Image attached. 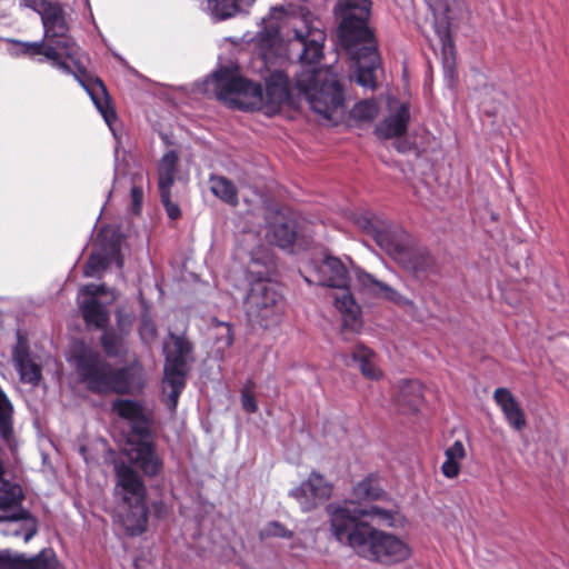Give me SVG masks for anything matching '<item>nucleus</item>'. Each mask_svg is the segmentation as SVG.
<instances>
[{"label": "nucleus", "mask_w": 569, "mask_h": 569, "mask_svg": "<svg viewBox=\"0 0 569 569\" xmlns=\"http://www.w3.org/2000/svg\"><path fill=\"white\" fill-rule=\"evenodd\" d=\"M286 37L289 56L297 58L300 64L292 90L305 98L316 113L331 119L343 104V89L332 67H319L327 38L320 21L309 13L292 18Z\"/></svg>", "instance_id": "1"}, {"label": "nucleus", "mask_w": 569, "mask_h": 569, "mask_svg": "<svg viewBox=\"0 0 569 569\" xmlns=\"http://www.w3.org/2000/svg\"><path fill=\"white\" fill-rule=\"evenodd\" d=\"M210 83L217 99L230 108L264 109L270 113L278 111L283 104H295L288 74L280 70L267 78L264 94L261 84L242 77L238 68H220L212 74Z\"/></svg>", "instance_id": "2"}, {"label": "nucleus", "mask_w": 569, "mask_h": 569, "mask_svg": "<svg viewBox=\"0 0 569 569\" xmlns=\"http://www.w3.org/2000/svg\"><path fill=\"white\" fill-rule=\"evenodd\" d=\"M70 361L79 381L92 393L123 396L143 387V366L138 359L114 368L100 351L84 341H78L72 348Z\"/></svg>", "instance_id": "3"}, {"label": "nucleus", "mask_w": 569, "mask_h": 569, "mask_svg": "<svg viewBox=\"0 0 569 569\" xmlns=\"http://www.w3.org/2000/svg\"><path fill=\"white\" fill-rule=\"evenodd\" d=\"M273 269V258L267 250H262L261 257H252L248 267V274L256 279L250 281L243 307L247 319L253 327L273 328L281 322L284 315V298L278 286L268 278Z\"/></svg>", "instance_id": "4"}, {"label": "nucleus", "mask_w": 569, "mask_h": 569, "mask_svg": "<svg viewBox=\"0 0 569 569\" xmlns=\"http://www.w3.org/2000/svg\"><path fill=\"white\" fill-rule=\"evenodd\" d=\"M117 518L127 535L139 536L148 527L147 488L144 472L157 473L161 465H114Z\"/></svg>", "instance_id": "5"}, {"label": "nucleus", "mask_w": 569, "mask_h": 569, "mask_svg": "<svg viewBox=\"0 0 569 569\" xmlns=\"http://www.w3.org/2000/svg\"><path fill=\"white\" fill-rule=\"evenodd\" d=\"M350 548L361 559L386 567L403 563L413 555L407 539L371 525H361L353 531Z\"/></svg>", "instance_id": "6"}, {"label": "nucleus", "mask_w": 569, "mask_h": 569, "mask_svg": "<svg viewBox=\"0 0 569 569\" xmlns=\"http://www.w3.org/2000/svg\"><path fill=\"white\" fill-rule=\"evenodd\" d=\"M23 500L22 487L0 465V535L28 542L38 531V520L21 507Z\"/></svg>", "instance_id": "7"}, {"label": "nucleus", "mask_w": 569, "mask_h": 569, "mask_svg": "<svg viewBox=\"0 0 569 569\" xmlns=\"http://www.w3.org/2000/svg\"><path fill=\"white\" fill-rule=\"evenodd\" d=\"M47 59L51 61L53 67L62 72L73 74L77 81L88 92L107 124L111 128L112 123L117 120V112L102 80L99 78H92L87 72L86 68L79 60H77V53L74 54L73 60H70L64 56L60 48L52 46L49 47V50L47 51Z\"/></svg>", "instance_id": "8"}, {"label": "nucleus", "mask_w": 569, "mask_h": 569, "mask_svg": "<svg viewBox=\"0 0 569 569\" xmlns=\"http://www.w3.org/2000/svg\"><path fill=\"white\" fill-rule=\"evenodd\" d=\"M111 409L130 423L131 435L137 441H130V462H156L154 446L151 441V413L146 412L141 403L130 399H118Z\"/></svg>", "instance_id": "9"}, {"label": "nucleus", "mask_w": 569, "mask_h": 569, "mask_svg": "<svg viewBox=\"0 0 569 569\" xmlns=\"http://www.w3.org/2000/svg\"><path fill=\"white\" fill-rule=\"evenodd\" d=\"M331 531L337 540L347 541L350 547V537L353 531L361 525H369L368 522L358 521L362 517L377 518V520L390 528H401L405 525V518L396 510H386L377 506H371L368 509L351 510L347 506L337 507L331 510Z\"/></svg>", "instance_id": "10"}, {"label": "nucleus", "mask_w": 569, "mask_h": 569, "mask_svg": "<svg viewBox=\"0 0 569 569\" xmlns=\"http://www.w3.org/2000/svg\"><path fill=\"white\" fill-rule=\"evenodd\" d=\"M172 341L171 347L166 348L164 379L163 382L170 388L166 403L171 411H174L179 397L186 387L188 373V360L193 350L192 343L183 336L173 332L169 333Z\"/></svg>", "instance_id": "11"}, {"label": "nucleus", "mask_w": 569, "mask_h": 569, "mask_svg": "<svg viewBox=\"0 0 569 569\" xmlns=\"http://www.w3.org/2000/svg\"><path fill=\"white\" fill-rule=\"evenodd\" d=\"M43 26V39L54 47L60 48L64 56L73 60L78 47L70 36V28L66 19V12L59 3L49 8L41 18Z\"/></svg>", "instance_id": "12"}, {"label": "nucleus", "mask_w": 569, "mask_h": 569, "mask_svg": "<svg viewBox=\"0 0 569 569\" xmlns=\"http://www.w3.org/2000/svg\"><path fill=\"white\" fill-rule=\"evenodd\" d=\"M408 236L399 231V237L387 253L417 278L426 276L435 267L433 257L425 249H412L407 242Z\"/></svg>", "instance_id": "13"}, {"label": "nucleus", "mask_w": 569, "mask_h": 569, "mask_svg": "<svg viewBox=\"0 0 569 569\" xmlns=\"http://www.w3.org/2000/svg\"><path fill=\"white\" fill-rule=\"evenodd\" d=\"M338 37L341 46L351 54L363 46H378L372 29H370L367 19H345L340 18Z\"/></svg>", "instance_id": "14"}, {"label": "nucleus", "mask_w": 569, "mask_h": 569, "mask_svg": "<svg viewBox=\"0 0 569 569\" xmlns=\"http://www.w3.org/2000/svg\"><path fill=\"white\" fill-rule=\"evenodd\" d=\"M332 485L318 472H311L309 478L291 491L303 511H310L319 503L330 498Z\"/></svg>", "instance_id": "15"}, {"label": "nucleus", "mask_w": 569, "mask_h": 569, "mask_svg": "<svg viewBox=\"0 0 569 569\" xmlns=\"http://www.w3.org/2000/svg\"><path fill=\"white\" fill-rule=\"evenodd\" d=\"M352 270L359 291L372 295L375 297H383L385 299L400 307L413 305L410 299L403 297L389 284L376 279L371 273H368L362 268L353 267Z\"/></svg>", "instance_id": "16"}, {"label": "nucleus", "mask_w": 569, "mask_h": 569, "mask_svg": "<svg viewBox=\"0 0 569 569\" xmlns=\"http://www.w3.org/2000/svg\"><path fill=\"white\" fill-rule=\"evenodd\" d=\"M357 62V82L365 88L376 89V71L381 67V57L378 46H363L351 56Z\"/></svg>", "instance_id": "17"}, {"label": "nucleus", "mask_w": 569, "mask_h": 569, "mask_svg": "<svg viewBox=\"0 0 569 569\" xmlns=\"http://www.w3.org/2000/svg\"><path fill=\"white\" fill-rule=\"evenodd\" d=\"M313 272L320 286L338 289L350 282L347 267L337 257L326 256L319 263H313Z\"/></svg>", "instance_id": "18"}, {"label": "nucleus", "mask_w": 569, "mask_h": 569, "mask_svg": "<svg viewBox=\"0 0 569 569\" xmlns=\"http://www.w3.org/2000/svg\"><path fill=\"white\" fill-rule=\"evenodd\" d=\"M12 360L24 383L37 386L41 380V367L38 365L29 350L28 340L20 333L17 336V343L12 351Z\"/></svg>", "instance_id": "19"}, {"label": "nucleus", "mask_w": 569, "mask_h": 569, "mask_svg": "<svg viewBox=\"0 0 569 569\" xmlns=\"http://www.w3.org/2000/svg\"><path fill=\"white\" fill-rule=\"evenodd\" d=\"M356 223L366 233L371 236L386 252L399 237V231H391L390 226L386 221L369 213L357 217Z\"/></svg>", "instance_id": "20"}, {"label": "nucleus", "mask_w": 569, "mask_h": 569, "mask_svg": "<svg viewBox=\"0 0 569 569\" xmlns=\"http://www.w3.org/2000/svg\"><path fill=\"white\" fill-rule=\"evenodd\" d=\"M333 295V305L343 318V327L357 330L361 326V308L350 291L349 283L338 288Z\"/></svg>", "instance_id": "21"}, {"label": "nucleus", "mask_w": 569, "mask_h": 569, "mask_svg": "<svg viewBox=\"0 0 569 569\" xmlns=\"http://www.w3.org/2000/svg\"><path fill=\"white\" fill-rule=\"evenodd\" d=\"M455 4L456 0H432L430 4L435 17V31L443 49L452 44L450 27Z\"/></svg>", "instance_id": "22"}, {"label": "nucleus", "mask_w": 569, "mask_h": 569, "mask_svg": "<svg viewBox=\"0 0 569 569\" xmlns=\"http://www.w3.org/2000/svg\"><path fill=\"white\" fill-rule=\"evenodd\" d=\"M493 399L503 412L509 426L517 431H521L527 421L523 410L511 391L507 388H497L493 392Z\"/></svg>", "instance_id": "23"}, {"label": "nucleus", "mask_w": 569, "mask_h": 569, "mask_svg": "<svg viewBox=\"0 0 569 569\" xmlns=\"http://www.w3.org/2000/svg\"><path fill=\"white\" fill-rule=\"evenodd\" d=\"M423 399L422 385L418 380H401L395 396V402L402 413L418 411Z\"/></svg>", "instance_id": "24"}, {"label": "nucleus", "mask_w": 569, "mask_h": 569, "mask_svg": "<svg viewBox=\"0 0 569 569\" xmlns=\"http://www.w3.org/2000/svg\"><path fill=\"white\" fill-rule=\"evenodd\" d=\"M79 310L88 329L103 330L108 328L110 321L109 310L98 299H83L79 303Z\"/></svg>", "instance_id": "25"}, {"label": "nucleus", "mask_w": 569, "mask_h": 569, "mask_svg": "<svg viewBox=\"0 0 569 569\" xmlns=\"http://www.w3.org/2000/svg\"><path fill=\"white\" fill-rule=\"evenodd\" d=\"M409 119V107L402 103L393 114L387 117L376 127L375 132L380 139L400 137L406 133Z\"/></svg>", "instance_id": "26"}, {"label": "nucleus", "mask_w": 569, "mask_h": 569, "mask_svg": "<svg viewBox=\"0 0 569 569\" xmlns=\"http://www.w3.org/2000/svg\"><path fill=\"white\" fill-rule=\"evenodd\" d=\"M298 233L292 221H276L270 223L267 239L270 244L281 249H291L297 240Z\"/></svg>", "instance_id": "27"}, {"label": "nucleus", "mask_w": 569, "mask_h": 569, "mask_svg": "<svg viewBox=\"0 0 569 569\" xmlns=\"http://www.w3.org/2000/svg\"><path fill=\"white\" fill-rule=\"evenodd\" d=\"M375 352L363 345H357L351 351V359L358 363L359 369L363 377L370 380H379L382 377V371L375 362Z\"/></svg>", "instance_id": "28"}, {"label": "nucleus", "mask_w": 569, "mask_h": 569, "mask_svg": "<svg viewBox=\"0 0 569 569\" xmlns=\"http://www.w3.org/2000/svg\"><path fill=\"white\" fill-rule=\"evenodd\" d=\"M102 333L99 338V343L109 358H122L127 355L128 348L126 343V337L119 333L113 328H106L101 330Z\"/></svg>", "instance_id": "29"}, {"label": "nucleus", "mask_w": 569, "mask_h": 569, "mask_svg": "<svg viewBox=\"0 0 569 569\" xmlns=\"http://www.w3.org/2000/svg\"><path fill=\"white\" fill-rule=\"evenodd\" d=\"M211 192L224 203L236 207L239 203L238 190L234 183L218 174H211L209 178Z\"/></svg>", "instance_id": "30"}, {"label": "nucleus", "mask_w": 569, "mask_h": 569, "mask_svg": "<svg viewBox=\"0 0 569 569\" xmlns=\"http://www.w3.org/2000/svg\"><path fill=\"white\" fill-rule=\"evenodd\" d=\"M335 12L339 18L345 19H367L371 14L370 0H340L335 7Z\"/></svg>", "instance_id": "31"}, {"label": "nucleus", "mask_w": 569, "mask_h": 569, "mask_svg": "<svg viewBox=\"0 0 569 569\" xmlns=\"http://www.w3.org/2000/svg\"><path fill=\"white\" fill-rule=\"evenodd\" d=\"M178 154L176 151H168L160 160L159 172V189H171L174 182L176 168L178 163Z\"/></svg>", "instance_id": "32"}, {"label": "nucleus", "mask_w": 569, "mask_h": 569, "mask_svg": "<svg viewBox=\"0 0 569 569\" xmlns=\"http://www.w3.org/2000/svg\"><path fill=\"white\" fill-rule=\"evenodd\" d=\"M57 567L58 559L51 548H44L32 557L22 553L21 569H57Z\"/></svg>", "instance_id": "33"}, {"label": "nucleus", "mask_w": 569, "mask_h": 569, "mask_svg": "<svg viewBox=\"0 0 569 569\" xmlns=\"http://www.w3.org/2000/svg\"><path fill=\"white\" fill-rule=\"evenodd\" d=\"M353 495L358 500H378L383 491L378 479L369 476L355 486Z\"/></svg>", "instance_id": "34"}, {"label": "nucleus", "mask_w": 569, "mask_h": 569, "mask_svg": "<svg viewBox=\"0 0 569 569\" xmlns=\"http://www.w3.org/2000/svg\"><path fill=\"white\" fill-rule=\"evenodd\" d=\"M12 405L0 389V436L8 439L12 435Z\"/></svg>", "instance_id": "35"}, {"label": "nucleus", "mask_w": 569, "mask_h": 569, "mask_svg": "<svg viewBox=\"0 0 569 569\" xmlns=\"http://www.w3.org/2000/svg\"><path fill=\"white\" fill-rule=\"evenodd\" d=\"M208 8L220 20L234 16L239 10L237 0H208Z\"/></svg>", "instance_id": "36"}, {"label": "nucleus", "mask_w": 569, "mask_h": 569, "mask_svg": "<svg viewBox=\"0 0 569 569\" xmlns=\"http://www.w3.org/2000/svg\"><path fill=\"white\" fill-rule=\"evenodd\" d=\"M378 112L379 106L373 99L360 101L352 109L353 117L365 121L373 120Z\"/></svg>", "instance_id": "37"}, {"label": "nucleus", "mask_w": 569, "mask_h": 569, "mask_svg": "<svg viewBox=\"0 0 569 569\" xmlns=\"http://www.w3.org/2000/svg\"><path fill=\"white\" fill-rule=\"evenodd\" d=\"M108 260L101 253H91L84 264L83 273L86 277H96L99 271L108 268Z\"/></svg>", "instance_id": "38"}, {"label": "nucleus", "mask_w": 569, "mask_h": 569, "mask_svg": "<svg viewBox=\"0 0 569 569\" xmlns=\"http://www.w3.org/2000/svg\"><path fill=\"white\" fill-rule=\"evenodd\" d=\"M17 43L20 46V52L28 57L44 56L47 58V51L49 47H52V44H49L44 39L36 42L18 41Z\"/></svg>", "instance_id": "39"}, {"label": "nucleus", "mask_w": 569, "mask_h": 569, "mask_svg": "<svg viewBox=\"0 0 569 569\" xmlns=\"http://www.w3.org/2000/svg\"><path fill=\"white\" fill-rule=\"evenodd\" d=\"M260 537L262 539L264 538H271V537H277V538H291L292 537V532L289 531L284 526H282L280 522L278 521H270L269 523H267L260 531Z\"/></svg>", "instance_id": "40"}, {"label": "nucleus", "mask_w": 569, "mask_h": 569, "mask_svg": "<svg viewBox=\"0 0 569 569\" xmlns=\"http://www.w3.org/2000/svg\"><path fill=\"white\" fill-rule=\"evenodd\" d=\"M142 173H136L132 177L131 200L134 213H139L143 199V189L141 187Z\"/></svg>", "instance_id": "41"}, {"label": "nucleus", "mask_w": 569, "mask_h": 569, "mask_svg": "<svg viewBox=\"0 0 569 569\" xmlns=\"http://www.w3.org/2000/svg\"><path fill=\"white\" fill-rule=\"evenodd\" d=\"M161 202L171 220L180 217L181 211L177 203L171 201V189H159Z\"/></svg>", "instance_id": "42"}, {"label": "nucleus", "mask_w": 569, "mask_h": 569, "mask_svg": "<svg viewBox=\"0 0 569 569\" xmlns=\"http://www.w3.org/2000/svg\"><path fill=\"white\" fill-rule=\"evenodd\" d=\"M217 330H219L216 337L217 345H219V348L222 350L228 349L233 343L231 326L228 323H220L217 326Z\"/></svg>", "instance_id": "43"}, {"label": "nucleus", "mask_w": 569, "mask_h": 569, "mask_svg": "<svg viewBox=\"0 0 569 569\" xmlns=\"http://www.w3.org/2000/svg\"><path fill=\"white\" fill-rule=\"evenodd\" d=\"M134 317L130 313H126L122 310L116 311V322H117V329L116 331L119 333H122L124 336H128L131 327L133 325Z\"/></svg>", "instance_id": "44"}, {"label": "nucleus", "mask_w": 569, "mask_h": 569, "mask_svg": "<svg viewBox=\"0 0 569 569\" xmlns=\"http://www.w3.org/2000/svg\"><path fill=\"white\" fill-rule=\"evenodd\" d=\"M22 553L0 552V569H21Z\"/></svg>", "instance_id": "45"}, {"label": "nucleus", "mask_w": 569, "mask_h": 569, "mask_svg": "<svg viewBox=\"0 0 569 569\" xmlns=\"http://www.w3.org/2000/svg\"><path fill=\"white\" fill-rule=\"evenodd\" d=\"M445 462H458L465 458V447L461 441L457 440L446 450Z\"/></svg>", "instance_id": "46"}, {"label": "nucleus", "mask_w": 569, "mask_h": 569, "mask_svg": "<svg viewBox=\"0 0 569 569\" xmlns=\"http://www.w3.org/2000/svg\"><path fill=\"white\" fill-rule=\"evenodd\" d=\"M80 292L88 298L97 299L99 296L109 293V290L106 284L88 283L81 287Z\"/></svg>", "instance_id": "47"}, {"label": "nucleus", "mask_w": 569, "mask_h": 569, "mask_svg": "<svg viewBox=\"0 0 569 569\" xmlns=\"http://www.w3.org/2000/svg\"><path fill=\"white\" fill-rule=\"evenodd\" d=\"M24 6L34 10L42 18L44 12L49 11V8H52L57 2H50L47 0H23Z\"/></svg>", "instance_id": "48"}, {"label": "nucleus", "mask_w": 569, "mask_h": 569, "mask_svg": "<svg viewBox=\"0 0 569 569\" xmlns=\"http://www.w3.org/2000/svg\"><path fill=\"white\" fill-rule=\"evenodd\" d=\"M241 405L249 413H254L258 410L256 397L248 390H242L241 392Z\"/></svg>", "instance_id": "49"}, {"label": "nucleus", "mask_w": 569, "mask_h": 569, "mask_svg": "<svg viewBox=\"0 0 569 569\" xmlns=\"http://www.w3.org/2000/svg\"><path fill=\"white\" fill-rule=\"evenodd\" d=\"M140 335L142 338H146L148 336L150 339H154L157 336V329L151 321L146 320L141 326Z\"/></svg>", "instance_id": "50"}, {"label": "nucleus", "mask_w": 569, "mask_h": 569, "mask_svg": "<svg viewBox=\"0 0 569 569\" xmlns=\"http://www.w3.org/2000/svg\"><path fill=\"white\" fill-rule=\"evenodd\" d=\"M460 465H441L442 475L449 479L457 477L460 472Z\"/></svg>", "instance_id": "51"}, {"label": "nucleus", "mask_w": 569, "mask_h": 569, "mask_svg": "<svg viewBox=\"0 0 569 569\" xmlns=\"http://www.w3.org/2000/svg\"><path fill=\"white\" fill-rule=\"evenodd\" d=\"M279 39V33L278 31H274L272 34L270 33V47H273L276 44V42L278 41Z\"/></svg>", "instance_id": "52"}, {"label": "nucleus", "mask_w": 569, "mask_h": 569, "mask_svg": "<svg viewBox=\"0 0 569 569\" xmlns=\"http://www.w3.org/2000/svg\"><path fill=\"white\" fill-rule=\"evenodd\" d=\"M153 507L156 508L157 511H160V508L162 507V502L153 503Z\"/></svg>", "instance_id": "53"}]
</instances>
